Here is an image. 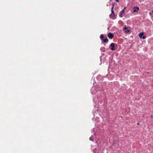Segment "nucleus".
<instances>
[{"label":"nucleus","instance_id":"nucleus-13","mask_svg":"<svg viewBox=\"0 0 153 153\" xmlns=\"http://www.w3.org/2000/svg\"><path fill=\"white\" fill-rule=\"evenodd\" d=\"M112 7H111V8H113H113H114V3H113L112 4Z\"/></svg>","mask_w":153,"mask_h":153},{"label":"nucleus","instance_id":"nucleus-18","mask_svg":"<svg viewBox=\"0 0 153 153\" xmlns=\"http://www.w3.org/2000/svg\"><path fill=\"white\" fill-rule=\"evenodd\" d=\"M111 1H112L111 0H110L109 2V4H110V2H111Z\"/></svg>","mask_w":153,"mask_h":153},{"label":"nucleus","instance_id":"nucleus-1","mask_svg":"<svg viewBox=\"0 0 153 153\" xmlns=\"http://www.w3.org/2000/svg\"><path fill=\"white\" fill-rule=\"evenodd\" d=\"M111 13L109 15V17L112 19H115L116 18V16L115 15L113 8H111Z\"/></svg>","mask_w":153,"mask_h":153},{"label":"nucleus","instance_id":"nucleus-4","mask_svg":"<svg viewBox=\"0 0 153 153\" xmlns=\"http://www.w3.org/2000/svg\"><path fill=\"white\" fill-rule=\"evenodd\" d=\"M108 37L110 39H112L113 38L114 36L113 33H109L108 34Z\"/></svg>","mask_w":153,"mask_h":153},{"label":"nucleus","instance_id":"nucleus-19","mask_svg":"<svg viewBox=\"0 0 153 153\" xmlns=\"http://www.w3.org/2000/svg\"><path fill=\"white\" fill-rule=\"evenodd\" d=\"M109 4H107V5H106V6H109Z\"/></svg>","mask_w":153,"mask_h":153},{"label":"nucleus","instance_id":"nucleus-20","mask_svg":"<svg viewBox=\"0 0 153 153\" xmlns=\"http://www.w3.org/2000/svg\"><path fill=\"white\" fill-rule=\"evenodd\" d=\"M137 125H139V123H137Z\"/></svg>","mask_w":153,"mask_h":153},{"label":"nucleus","instance_id":"nucleus-5","mask_svg":"<svg viewBox=\"0 0 153 153\" xmlns=\"http://www.w3.org/2000/svg\"><path fill=\"white\" fill-rule=\"evenodd\" d=\"M125 12V10H122L120 12L119 14V16L120 17H123V14Z\"/></svg>","mask_w":153,"mask_h":153},{"label":"nucleus","instance_id":"nucleus-17","mask_svg":"<svg viewBox=\"0 0 153 153\" xmlns=\"http://www.w3.org/2000/svg\"><path fill=\"white\" fill-rule=\"evenodd\" d=\"M100 76V75H98L97 77V78H98V77H99Z\"/></svg>","mask_w":153,"mask_h":153},{"label":"nucleus","instance_id":"nucleus-11","mask_svg":"<svg viewBox=\"0 0 153 153\" xmlns=\"http://www.w3.org/2000/svg\"><path fill=\"white\" fill-rule=\"evenodd\" d=\"M104 36L103 34H102L100 35V38L101 40H103Z\"/></svg>","mask_w":153,"mask_h":153},{"label":"nucleus","instance_id":"nucleus-8","mask_svg":"<svg viewBox=\"0 0 153 153\" xmlns=\"http://www.w3.org/2000/svg\"><path fill=\"white\" fill-rule=\"evenodd\" d=\"M102 40L103 41V42L105 43H107L108 41V39L107 38H106L104 39H103Z\"/></svg>","mask_w":153,"mask_h":153},{"label":"nucleus","instance_id":"nucleus-16","mask_svg":"<svg viewBox=\"0 0 153 153\" xmlns=\"http://www.w3.org/2000/svg\"><path fill=\"white\" fill-rule=\"evenodd\" d=\"M115 1L117 2H119V0H115Z\"/></svg>","mask_w":153,"mask_h":153},{"label":"nucleus","instance_id":"nucleus-14","mask_svg":"<svg viewBox=\"0 0 153 153\" xmlns=\"http://www.w3.org/2000/svg\"><path fill=\"white\" fill-rule=\"evenodd\" d=\"M143 39H144L146 38V37L145 36H143V37H142V38Z\"/></svg>","mask_w":153,"mask_h":153},{"label":"nucleus","instance_id":"nucleus-7","mask_svg":"<svg viewBox=\"0 0 153 153\" xmlns=\"http://www.w3.org/2000/svg\"><path fill=\"white\" fill-rule=\"evenodd\" d=\"M123 30H124V31L126 33H128L129 32V30L128 29V28L127 27H126L125 26V27L123 28Z\"/></svg>","mask_w":153,"mask_h":153},{"label":"nucleus","instance_id":"nucleus-3","mask_svg":"<svg viewBox=\"0 0 153 153\" xmlns=\"http://www.w3.org/2000/svg\"><path fill=\"white\" fill-rule=\"evenodd\" d=\"M95 87H93L91 89V92L92 95L95 94L96 93L97 91L96 90L94 91L95 89Z\"/></svg>","mask_w":153,"mask_h":153},{"label":"nucleus","instance_id":"nucleus-15","mask_svg":"<svg viewBox=\"0 0 153 153\" xmlns=\"http://www.w3.org/2000/svg\"><path fill=\"white\" fill-rule=\"evenodd\" d=\"M126 7H124L123 8V10H126Z\"/></svg>","mask_w":153,"mask_h":153},{"label":"nucleus","instance_id":"nucleus-10","mask_svg":"<svg viewBox=\"0 0 153 153\" xmlns=\"http://www.w3.org/2000/svg\"><path fill=\"white\" fill-rule=\"evenodd\" d=\"M100 50L101 51L104 52L105 51V48L104 47H102L100 48Z\"/></svg>","mask_w":153,"mask_h":153},{"label":"nucleus","instance_id":"nucleus-6","mask_svg":"<svg viewBox=\"0 0 153 153\" xmlns=\"http://www.w3.org/2000/svg\"><path fill=\"white\" fill-rule=\"evenodd\" d=\"M133 9H134V10L133 11V12L134 13H135V12H137V11L139 10V7H133Z\"/></svg>","mask_w":153,"mask_h":153},{"label":"nucleus","instance_id":"nucleus-21","mask_svg":"<svg viewBox=\"0 0 153 153\" xmlns=\"http://www.w3.org/2000/svg\"><path fill=\"white\" fill-rule=\"evenodd\" d=\"M152 12L153 13V10H152Z\"/></svg>","mask_w":153,"mask_h":153},{"label":"nucleus","instance_id":"nucleus-12","mask_svg":"<svg viewBox=\"0 0 153 153\" xmlns=\"http://www.w3.org/2000/svg\"><path fill=\"white\" fill-rule=\"evenodd\" d=\"M89 140H91L92 141H93L94 140V139H93V137L92 136H91L90 138H89Z\"/></svg>","mask_w":153,"mask_h":153},{"label":"nucleus","instance_id":"nucleus-9","mask_svg":"<svg viewBox=\"0 0 153 153\" xmlns=\"http://www.w3.org/2000/svg\"><path fill=\"white\" fill-rule=\"evenodd\" d=\"M143 34L144 33L143 32H141L140 33L139 36L140 38H142V36L143 35Z\"/></svg>","mask_w":153,"mask_h":153},{"label":"nucleus","instance_id":"nucleus-22","mask_svg":"<svg viewBox=\"0 0 153 153\" xmlns=\"http://www.w3.org/2000/svg\"><path fill=\"white\" fill-rule=\"evenodd\" d=\"M153 21V20H152Z\"/></svg>","mask_w":153,"mask_h":153},{"label":"nucleus","instance_id":"nucleus-2","mask_svg":"<svg viewBox=\"0 0 153 153\" xmlns=\"http://www.w3.org/2000/svg\"><path fill=\"white\" fill-rule=\"evenodd\" d=\"M109 47H110L111 49L113 51L115 50V44L114 43H112L110 44Z\"/></svg>","mask_w":153,"mask_h":153}]
</instances>
